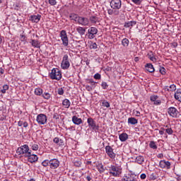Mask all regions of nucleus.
Segmentation results:
<instances>
[{
	"label": "nucleus",
	"instance_id": "nucleus-19",
	"mask_svg": "<svg viewBox=\"0 0 181 181\" xmlns=\"http://www.w3.org/2000/svg\"><path fill=\"white\" fill-rule=\"evenodd\" d=\"M89 21L90 22V23H93L94 25H95V23H97V22H100V20L98 18V17L95 16H91L89 17Z\"/></svg>",
	"mask_w": 181,
	"mask_h": 181
},
{
	"label": "nucleus",
	"instance_id": "nucleus-34",
	"mask_svg": "<svg viewBox=\"0 0 181 181\" xmlns=\"http://www.w3.org/2000/svg\"><path fill=\"white\" fill-rule=\"evenodd\" d=\"M174 97L175 100H177V101H180L181 103V92H179V90H177L174 95Z\"/></svg>",
	"mask_w": 181,
	"mask_h": 181
},
{
	"label": "nucleus",
	"instance_id": "nucleus-33",
	"mask_svg": "<svg viewBox=\"0 0 181 181\" xmlns=\"http://www.w3.org/2000/svg\"><path fill=\"white\" fill-rule=\"evenodd\" d=\"M35 95H42L43 89H42L40 88H36L35 89Z\"/></svg>",
	"mask_w": 181,
	"mask_h": 181
},
{
	"label": "nucleus",
	"instance_id": "nucleus-36",
	"mask_svg": "<svg viewBox=\"0 0 181 181\" xmlns=\"http://www.w3.org/2000/svg\"><path fill=\"white\" fill-rule=\"evenodd\" d=\"M43 98H45V100H50V98H52V95H50V93L45 92L44 93H42Z\"/></svg>",
	"mask_w": 181,
	"mask_h": 181
},
{
	"label": "nucleus",
	"instance_id": "nucleus-6",
	"mask_svg": "<svg viewBox=\"0 0 181 181\" xmlns=\"http://www.w3.org/2000/svg\"><path fill=\"white\" fill-rule=\"evenodd\" d=\"M98 33V29H97V28L95 27H90L88 30V39H94V37H95V35H97Z\"/></svg>",
	"mask_w": 181,
	"mask_h": 181
},
{
	"label": "nucleus",
	"instance_id": "nucleus-4",
	"mask_svg": "<svg viewBox=\"0 0 181 181\" xmlns=\"http://www.w3.org/2000/svg\"><path fill=\"white\" fill-rule=\"evenodd\" d=\"M62 70H67L70 67V61H69V55L64 54L61 63Z\"/></svg>",
	"mask_w": 181,
	"mask_h": 181
},
{
	"label": "nucleus",
	"instance_id": "nucleus-64",
	"mask_svg": "<svg viewBox=\"0 0 181 181\" xmlns=\"http://www.w3.org/2000/svg\"><path fill=\"white\" fill-rule=\"evenodd\" d=\"M157 157L159 158L160 159H162V158H163V153L158 154Z\"/></svg>",
	"mask_w": 181,
	"mask_h": 181
},
{
	"label": "nucleus",
	"instance_id": "nucleus-25",
	"mask_svg": "<svg viewBox=\"0 0 181 181\" xmlns=\"http://www.w3.org/2000/svg\"><path fill=\"white\" fill-rule=\"evenodd\" d=\"M71 103H70V100L69 99H64L62 101V105L65 107V108H69L70 105H71Z\"/></svg>",
	"mask_w": 181,
	"mask_h": 181
},
{
	"label": "nucleus",
	"instance_id": "nucleus-58",
	"mask_svg": "<svg viewBox=\"0 0 181 181\" xmlns=\"http://www.w3.org/2000/svg\"><path fill=\"white\" fill-rule=\"evenodd\" d=\"M97 82H95L93 81L92 83H90V86L93 88V90L94 88H95V87H97Z\"/></svg>",
	"mask_w": 181,
	"mask_h": 181
},
{
	"label": "nucleus",
	"instance_id": "nucleus-7",
	"mask_svg": "<svg viewBox=\"0 0 181 181\" xmlns=\"http://www.w3.org/2000/svg\"><path fill=\"white\" fill-rule=\"evenodd\" d=\"M36 121L40 125H45L47 122V117L45 114H40L37 116Z\"/></svg>",
	"mask_w": 181,
	"mask_h": 181
},
{
	"label": "nucleus",
	"instance_id": "nucleus-20",
	"mask_svg": "<svg viewBox=\"0 0 181 181\" xmlns=\"http://www.w3.org/2000/svg\"><path fill=\"white\" fill-rule=\"evenodd\" d=\"M112 173H115V175H112L114 176V177H118L119 175H121V171H119V168L117 166L113 168V170H112Z\"/></svg>",
	"mask_w": 181,
	"mask_h": 181
},
{
	"label": "nucleus",
	"instance_id": "nucleus-50",
	"mask_svg": "<svg viewBox=\"0 0 181 181\" xmlns=\"http://www.w3.org/2000/svg\"><path fill=\"white\" fill-rule=\"evenodd\" d=\"M97 48H98L97 43L92 42L90 45V49H93L94 50H95V49H97Z\"/></svg>",
	"mask_w": 181,
	"mask_h": 181
},
{
	"label": "nucleus",
	"instance_id": "nucleus-27",
	"mask_svg": "<svg viewBox=\"0 0 181 181\" xmlns=\"http://www.w3.org/2000/svg\"><path fill=\"white\" fill-rule=\"evenodd\" d=\"M128 124H131V125H135L136 124H138V119H136L135 117H129L128 119Z\"/></svg>",
	"mask_w": 181,
	"mask_h": 181
},
{
	"label": "nucleus",
	"instance_id": "nucleus-24",
	"mask_svg": "<svg viewBox=\"0 0 181 181\" xmlns=\"http://www.w3.org/2000/svg\"><path fill=\"white\" fill-rule=\"evenodd\" d=\"M115 167H116V165H107L108 172L110 175H112V176H115L117 175V174H115V173H112V170H114V168Z\"/></svg>",
	"mask_w": 181,
	"mask_h": 181
},
{
	"label": "nucleus",
	"instance_id": "nucleus-43",
	"mask_svg": "<svg viewBox=\"0 0 181 181\" xmlns=\"http://www.w3.org/2000/svg\"><path fill=\"white\" fill-rule=\"evenodd\" d=\"M113 15H115V16H118L119 15H121V11L119 9H113Z\"/></svg>",
	"mask_w": 181,
	"mask_h": 181
},
{
	"label": "nucleus",
	"instance_id": "nucleus-42",
	"mask_svg": "<svg viewBox=\"0 0 181 181\" xmlns=\"http://www.w3.org/2000/svg\"><path fill=\"white\" fill-rule=\"evenodd\" d=\"M159 71L163 76H165L166 74V69H165V67H160Z\"/></svg>",
	"mask_w": 181,
	"mask_h": 181
},
{
	"label": "nucleus",
	"instance_id": "nucleus-30",
	"mask_svg": "<svg viewBox=\"0 0 181 181\" xmlns=\"http://www.w3.org/2000/svg\"><path fill=\"white\" fill-rule=\"evenodd\" d=\"M97 169L100 173H104V172H105V169H104V165H103V163H99L97 165Z\"/></svg>",
	"mask_w": 181,
	"mask_h": 181
},
{
	"label": "nucleus",
	"instance_id": "nucleus-44",
	"mask_svg": "<svg viewBox=\"0 0 181 181\" xmlns=\"http://www.w3.org/2000/svg\"><path fill=\"white\" fill-rule=\"evenodd\" d=\"M31 149L33 151H37L39 149V145L34 144L31 145Z\"/></svg>",
	"mask_w": 181,
	"mask_h": 181
},
{
	"label": "nucleus",
	"instance_id": "nucleus-46",
	"mask_svg": "<svg viewBox=\"0 0 181 181\" xmlns=\"http://www.w3.org/2000/svg\"><path fill=\"white\" fill-rule=\"evenodd\" d=\"M48 2L49 5H52V6H54V5H57V1L56 0H48Z\"/></svg>",
	"mask_w": 181,
	"mask_h": 181
},
{
	"label": "nucleus",
	"instance_id": "nucleus-8",
	"mask_svg": "<svg viewBox=\"0 0 181 181\" xmlns=\"http://www.w3.org/2000/svg\"><path fill=\"white\" fill-rule=\"evenodd\" d=\"M105 152H106L107 156H109V158H110L111 159H115L117 154H115V153H114V148H112V147H111V146H105Z\"/></svg>",
	"mask_w": 181,
	"mask_h": 181
},
{
	"label": "nucleus",
	"instance_id": "nucleus-32",
	"mask_svg": "<svg viewBox=\"0 0 181 181\" xmlns=\"http://www.w3.org/2000/svg\"><path fill=\"white\" fill-rule=\"evenodd\" d=\"M53 142H54V144H57L59 146H62V145H63V140L59 139L58 137H55L53 139Z\"/></svg>",
	"mask_w": 181,
	"mask_h": 181
},
{
	"label": "nucleus",
	"instance_id": "nucleus-45",
	"mask_svg": "<svg viewBox=\"0 0 181 181\" xmlns=\"http://www.w3.org/2000/svg\"><path fill=\"white\" fill-rule=\"evenodd\" d=\"M13 8L15 11H19V9H21V6L18 3H16L13 4Z\"/></svg>",
	"mask_w": 181,
	"mask_h": 181
},
{
	"label": "nucleus",
	"instance_id": "nucleus-38",
	"mask_svg": "<svg viewBox=\"0 0 181 181\" xmlns=\"http://www.w3.org/2000/svg\"><path fill=\"white\" fill-rule=\"evenodd\" d=\"M9 90V86L8 85H4L3 88L1 90L2 94H5L6 93V90Z\"/></svg>",
	"mask_w": 181,
	"mask_h": 181
},
{
	"label": "nucleus",
	"instance_id": "nucleus-49",
	"mask_svg": "<svg viewBox=\"0 0 181 181\" xmlns=\"http://www.w3.org/2000/svg\"><path fill=\"white\" fill-rule=\"evenodd\" d=\"M93 77L95 80H101V74L98 73L95 74Z\"/></svg>",
	"mask_w": 181,
	"mask_h": 181
},
{
	"label": "nucleus",
	"instance_id": "nucleus-3",
	"mask_svg": "<svg viewBox=\"0 0 181 181\" xmlns=\"http://www.w3.org/2000/svg\"><path fill=\"white\" fill-rule=\"evenodd\" d=\"M87 123H88L89 128H90V129H92L95 132H97V131H98V129H100V126H98V124H97V122H95V121H94V119H93L91 117L88 118Z\"/></svg>",
	"mask_w": 181,
	"mask_h": 181
},
{
	"label": "nucleus",
	"instance_id": "nucleus-15",
	"mask_svg": "<svg viewBox=\"0 0 181 181\" xmlns=\"http://www.w3.org/2000/svg\"><path fill=\"white\" fill-rule=\"evenodd\" d=\"M41 18L42 16L40 14H37V16L33 15L30 16L29 21L33 22V23H38Z\"/></svg>",
	"mask_w": 181,
	"mask_h": 181
},
{
	"label": "nucleus",
	"instance_id": "nucleus-60",
	"mask_svg": "<svg viewBox=\"0 0 181 181\" xmlns=\"http://www.w3.org/2000/svg\"><path fill=\"white\" fill-rule=\"evenodd\" d=\"M23 125L24 128H28L29 124L27 123V122H23Z\"/></svg>",
	"mask_w": 181,
	"mask_h": 181
},
{
	"label": "nucleus",
	"instance_id": "nucleus-16",
	"mask_svg": "<svg viewBox=\"0 0 181 181\" xmlns=\"http://www.w3.org/2000/svg\"><path fill=\"white\" fill-rule=\"evenodd\" d=\"M72 122L75 124V125H80V124H83V120L81 118L77 117V116H73Z\"/></svg>",
	"mask_w": 181,
	"mask_h": 181
},
{
	"label": "nucleus",
	"instance_id": "nucleus-61",
	"mask_svg": "<svg viewBox=\"0 0 181 181\" xmlns=\"http://www.w3.org/2000/svg\"><path fill=\"white\" fill-rule=\"evenodd\" d=\"M161 129H163V130H160L159 131V134H160V135H163V134H165V129H163V128H161Z\"/></svg>",
	"mask_w": 181,
	"mask_h": 181
},
{
	"label": "nucleus",
	"instance_id": "nucleus-39",
	"mask_svg": "<svg viewBox=\"0 0 181 181\" xmlns=\"http://www.w3.org/2000/svg\"><path fill=\"white\" fill-rule=\"evenodd\" d=\"M42 165L45 168H46L47 166H50V160H45L44 161L42 162Z\"/></svg>",
	"mask_w": 181,
	"mask_h": 181
},
{
	"label": "nucleus",
	"instance_id": "nucleus-14",
	"mask_svg": "<svg viewBox=\"0 0 181 181\" xmlns=\"http://www.w3.org/2000/svg\"><path fill=\"white\" fill-rule=\"evenodd\" d=\"M170 162L165 160H161L159 163V166L161 169H170Z\"/></svg>",
	"mask_w": 181,
	"mask_h": 181
},
{
	"label": "nucleus",
	"instance_id": "nucleus-1",
	"mask_svg": "<svg viewBox=\"0 0 181 181\" xmlns=\"http://www.w3.org/2000/svg\"><path fill=\"white\" fill-rule=\"evenodd\" d=\"M30 152H32V150L29 149V146L27 144H24L18 147L16 150V153L18 155H23L24 158H26L28 155H30Z\"/></svg>",
	"mask_w": 181,
	"mask_h": 181
},
{
	"label": "nucleus",
	"instance_id": "nucleus-56",
	"mask_svg": "<svg viewBox=\"0 0 181 181\" xmlns=\"http://www.w3.org/2000/svg\"><path fill=\"white\" fill-rule=\"evenodd\" d=\"M108 15H114V8L107 10Z\"/></svg>",
	"mask_w": 181,
	"mask_h": 181
},
{
	"label": "nucleus",
	"instance_id": "nucleus-53",
	"mask_svg": "<svg viewBox=\"0 0 181 181\" xmlns=\"http://www.w3.org/2000/svg\"><path fill=\"white\" fill-rule=\"evenodd\" d=\"M176 90V85L173 84L170 86V91H175Z\"/></svg>",
	"mask_w": 181,
	"mask_h": 181
},
{
	"label": "nucleus",
	"instance_id": "nucleus-52",
	"mask_svg": "<svg viewBox=\"0 0 181 181\" xmlns=\"http://www.w3.org/2000/svg\"><path fill=\"white\" fill-rule=\"evenodd\" d=\"M58 94L59 95H63V94H64V90H63L62 88H59L58 89Z\"/></svg>",
	"mask_w": 181,
	"mask_h": 181
},
{
	"label": "nucleus",
	"instance_id": "nucleus-62",
	"mask_svg": "<svg viewBox=\"0 0 181 181\" xmlns=\"http://www.w3.org/2000/svg\"><path fill=\"white\" fill-rule=\"evenodd\" d=\"M87 81L89 84H92V83L94 81V80H93V78H90V79H87Z\"/></svg>",
	"mask_w": 181,
	"mask_h": 181
},
{
	"label": "nucleus",
	"instance_id": "nucleus-22",
	"mask_svg": "<svg viewBox=\"0 0 181 181\" xmlns=\"http://www.w3.org/2000/svg\"><path fill=\"white\" fill-rule=\"evenodd\" d=\"M119 139L121 142H125L128 139V134L127 133H122L119 136Z\"/></svg>",
	"mask_w": 181,
	"mask_h": 181
},
{
	"label": "nucleus",
	"instance_id": "nucleus-59",
	"mask_svg": "<svg viewBox=\"0 0 181 181\" xmlns=\"http://www.w3.org/2000/svg\"><path fill=\"white\" fill-rule=\"evenodd\" d=\"M140 177H141V179H146V174L142 173V174L140 175Z\"/></svg>",
	"mask_w": 181,
	"mask_h": 181
},
{
	"label": "nucleus",
	"instance_id": "nucleus-2",
	"mask_svg": "<svg viewBox=\"0 0 181 181\" xmlns=\"http://www.w3.org/2000/svg\"><path fill=\"white\" fill-rule=\"evenodd\" d=\"M49 77L52 80H62V72L59 69L54 68L52 69L51 73L49 74Z\"/></svg>",
	"mask_w": 181,
	"mask_h": 181
},
{
	"label": "nucleus",
	"instance_id": "nucleus-13",
	"mask_svg": "<svg viewBox=\"0 0 181 181\" xmlns=\"http://www.w3.org/2000/svg\"><path fill=\"white\" fill-rule=\"evenodd\" d=\"M28 158V162H30V163H35L37 162V156L36 154H32V151H30V154L27 156Z\"/></svg>",
	"mask_w": 181,
	"mask_h": 181
},
{
	"label": "nucleus",
	"instance_id": "nucleus-47",
	"mask_svg": "<svg viewBox=\"0 0 181 181\" xmlns=\"http://www.w3.org/2000/svg\"><path fill=\"white\" fill-rule=\"evenodd\" d=\"M151 101H153V103H155L158 100V95H151L150 97Z\"/></svg>",
	"mask_w": 181,
	"mask_h": 181
},
{
	"label": "nucleus",
	"instance_id": "nucleus-11",
	"mask_svg": "<svg viewBox=\"0 0 181 181\" xmlns=\"http://www.w3.org/2000/svg\"><path fill=\"white\" fill-rule=\"evenodd\" d=\"M78 23L82 26H88L90 25V20L88 18L79 16Z\"/></svg>",
	"mask_w": 181,
	"mask_h": 181
},
{
	"label": "nucleus",
	"instance_id": "nucleus-18",
	"mask_svg": "<svg viewBox=\"0 0 181 181\" xmlns=\"http://www.w3.org/2000/svg\"><path fill=\"white\" fill-rule=\"evenodd\" d=\"M69 18H70L71 21H74V22L78 23V18H80V16H78V14L71 13L69 14Z\"/></svg>",
	"mask_w": 181,
	"mask_h": 181
},
{
	"label": "nucleus",
	"instance_id": "nucleus-23",
	"mask_svg": "<svg viewBox=\"0 0 181 181\" xmlns=\"http://www.w3.org/2000/svg\"><path fill=\"white\" fill-rule=\"evenodd\" d=\"M148 59L151 61L153 62V63H156V57H155V54L152 51H151L148 54H147Z\"/></svg>",
	"mask_w": 181,
	"mask_h": 181
},
{
	"label": "nucleus",
	"instance_id": "nucleus-17",
	"mask_svg": "<svg viewBox=\"0 0 181 181\" xmlns=\"http://www.w3.org/2000/svg\"><path fill=\"white\" fill-rule=\"evenodd\" d=\"M145 69L147 71H148V73H153V71H155V68H153V65H152L151 63L146 64L145 65Z\"/></svg>",
	"mask_w": 181,
	"mask_h": 181
},
{
	"label": "nucleus",
	"instance_id": "nucleus-9",
	"mask_svg": "<svg viewBox=\"0 0 181 181\" xmlns=\"http://www.w3.org/2000/svg\"><path fill=\"white\" fill-rule=\"evenodd\" d=\"M110 6L112 9H121L122 1L121 0H112L110 1Z\"/></svg>",
	"mask_w": 181,
	"mask_h": 181
},
{
	"label": "nucleus",
	"instance_id": "nucleus-35",
	"mask_svg": "<svg viewBox=\"0 0 181 181\" xmlns=\"http://www.w3.org/2000/svg\"><path fill=\"white\" fill-rule=\"evenodd\" d=\"M123 180H124V181H136L135 180V177H134L132 175L126 176L125 178L123 179Z\"/></svg>",
	"mask_w": 181,
	"mask_h": 181
},
{
	"label": "nucleus",
	"instance_id": "nucleus-54",
	"mask_svg": "<svg viewBox=\"0 0 181 181\" xmlns=\"http://www.w3.org/2000/svg\"><path fill=\"white\" fill-rule=\"evenodd\" d=\"M20 40H21V42H26V36H25L23 35H21V37H20Z\"/></svg>",
	"mask_w": 181,
	"mask_h": 181
},
{
	"label": "nucleus",
	"instance_id": "nucleus-37",
	"mask_svg": "<svg viewBox=\"0 0 181 181\" xmlns=\"http://www.w3.org/2000/svg\"><path fill=\"white\" fill-rule=\"evenodd\" d=\"M149 146L151 149H158V146H156V143L155 141H150Z\"/></svg>",
	"mask_w": 181,
	"mask_h": 181
},
{
	"label": "nucleus",
	"instance_id": "nucleus-51",
	"mask_svg": "<svg viewBox=\"0 0 181 181\" xmlns=\"http://www.w3.org/2000/svg\"><path fill=\"white\" fill-rule=\"evenodd\" d=\"M165 132H167L168 135H172V134H173V130L172 128H168L165 129Z\"/></svg>",
	"mask_w": 181,
	"mask_h": 181
},
{
	"label": "nucleus",
	"instance_id": "nucleus-31",
	"mask_svg": "<svg viewBox=\"0 0 181 181\" xmlns=\"http://www.w3.org/2000/svg\"><path fill=\"white\" fill-rule=\"evenodd\" d=\"M122 45L124 47H128L129 46V40L128 38H124L122 40Z\"/></svg>",
	"mask_w": 181,
	"mask_h": 181
},
{
	"label": "nucleus",
	"instance_id": "nucleus-5",
	"mask_svg": "<svg viewBox=\"0 0 181 181\" xmlns=\"http://www.w3.org/2000/svg\"><path fill=\"white\" fill-rule=\"evenodd\" d=\"M60 37L62 41V45L65 47L69 46V37H67V33H66V30H62L60 32Z\"/></svg>",
	"mask_w": 181,
	"mask_h": 181
},
{
	"label": "nucleus",
	"instance_id": "nucleus-63",
	"mask_svg": "<svg viewBox=\"0 0 181 181\" xmlns=\"http://www.w3.org/2000/svg\"><path fill=\"white\" fill-rule=\"evenodd\" d=\"M18 127H22V126L23 125V122L20 120V121L18 122Z\"/></svg>",
	"mask_w": 181,
	"mask_h": 181
},
{
	"label": "nucleus",
	"instance_id": "nucleus-48",
	"mask_svg": "<svg viewBox=\"0 0 181 181\" xmlns=\"http://www.w3.org/2000/svg\"><path fill=\"white\" fill-rule=\"evenodd\" d=\"M85 88L87 91H93V90H94L93 88L90 85H86Z\"/></svg>",
	"mask_w": 181,
	"mask_h": 181
},
{
	"label": "nucleus",
	"instance_id": "nucleus-26",
	"mask_svg": "<svg viewBox=\"0 0 181 181\" xmlns=\"http://www.w3.org/2000/svg\"><path fill=\"white\" fill-rule=\"evenodd\" d=\"M76 32H78V33H79V35L83 36V35H86V28H84L83 27H78L76 28Z\"/></svg>",
	"mask_w": 181,
	"mask_h": 181
},
{
	"label": "nucleus",
	"instance_id": "nucleus-41",
	"mask_svg": "<svg viewBox=\"0 0 181 181\" xmlns=\"http://www.w3.org/2000/svg\"><path fill=\"white\" fill-rule=\"evenodd\" d=\"M101 87L103 88V90H107V88H108V83L105 81H103L101 83Z\"/></svg>",
	"mask_w": 181,
	"mask_h": 181
},
{
	"label": "nucleus",
	"instance_id": "nucleus-55",
	"mask_svg": "<svg viewBox=\"0 0 181 181\" xmlns=\"http://www.w3.org/2000/svg\"><path fill=\"white\" fill-rule=\"evenodd\" d=\"M160 103H161L160 100L157 99L156 100L154 101L153 104L154 105H160Z\"/></svg>",
	"mask_w": 181,
	"mask_h": 181
},
{
	"label": "nucleus",
	"instance_id": "nucleus-57",
	"mask_svg": "<svg viewBox=\"0 0 181 181\" xmlns=\"http://www.w3.org/2000/svg\"><path fill=\"white\" fill-rule=\"evenodd\" d=\"M132 1L136 5H139V4H141V0H132Z\"/></svg>",
	"mask_w": 181,
	"mask_h": 181
},
{
	"label": "nucleus",
	"instance_id": "nucleus-21",
	"mask_svg": "<svg viewBox=\"0 0 181 181\" xmlns=\"http://www.w3.org/2000/svg\"><path fill=\"white\" fill-rule=\"evenodd\" d=\"M135 25H136V21H128L124 23V28H131L132 26H135Z\"/></svg>",
	"mask_w": 181,
	"mask_h": 181
},
{
	"label": "nucleus",
	"instance_id": "nucleus-10",
	"mask_svg": "<svg viewBox=\"0 0 181 181\" xmlns=\"http://www.w3.org/2000/svg\"><path fill=\"white\" fill-rule=\"evenodd\" d=\"M168 113L169 114L170 117L173 118H177V115H179V111L175 107H170L168 109Z\"/></svg>",
	"mask_w": 181,
	"mask_h": 181
},
{
	"label": "nucleus",
	"instance_id": "nucleus-29",
	"mask_svg": "<svg viewBox=\"0 0 181 181\" xmlns=\"http://www.w3.org/2000/svg\"><path fill=\"white\" fill-rule=\"evenodd\" d=\"M30 43H31V45L33 47H37V48L40 47V44H39V41L36 40H32L31 42H30Z\"/></svg>",
	"mask_w": 181,
	"mask_h": 181
},
{
	"label": "nucleus",
	"instance_id": "nucleus-28",
	"mask_svg": "<svg viewBox=\"0 0 181 181\" xmlns=\"http://www.w3.org/2000/svg\"><path fill=\"white\" fill-rule=\"evenodd\" d=\"M144 161H145V158H144V156H138L136 158V162H137L139 165H142V163H144Z\"/></svg>",
	"mask_w": 181,
	"mask_h": 181
},
{
	"label": "nucleus",
	"instance_id": "nucleus-40",
	"mask_svg": "<svg viewBox=\"0 0 181 181\" xmlns=\"http://www.w3.org/2000/svg\"><path fill=\"white\" fill-rule=\"evenodd\" d=\"M102 105L103 107H106V108H110V103L106 100H103Z\"/></svg>",
	"mask_w": 181,
	"mask_h": 181
},
{
	"label": "nucleus",
	"instance_id": "nucleus-12",
	"mask_svg": "<svg viewBox=\"0 0 181 181\" xmlns=\"http://www.w3.org/2000/svg\"><path fill=\"white\" fill-rule=\"evenodd\" d=\"M60 166V161L57 158L49 160V168L51 169H57Z\"/></svg>",
	"mask_w": 181,
	"mask_h": 181
}]
</instances>
